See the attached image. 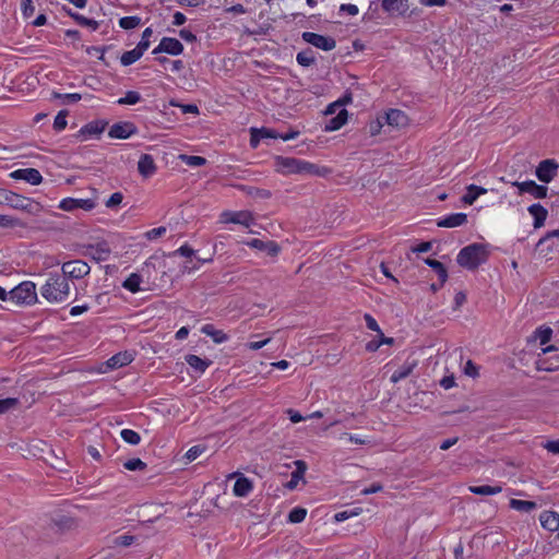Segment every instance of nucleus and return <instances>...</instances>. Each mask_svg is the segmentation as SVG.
<instances>
[{"label": "nucleus", "mask_w": 559, "mask_h": 559, "mask_svg": "<svg viewBox=\"0 0 559 559\" xmlns=\"http://www.w3.org/2000/svg\"><path fill=\"white\" fill-rule=\"evenodd\" d=\"M9 299L16 304L31 305L37 300L36 285L33 282H23L9 293Z\"/></svg>", "instance_id": "obj_4"}, {"label": "nucleus", "mask_w": 559, "mask_h": 559, "mask_svg": "<svg viewBox=\"0 0 559 559\" xmlns=\"http://www.w3.org/2000/svg\"><path fill=\"white\" fill-rule=\"evenodd\" d=\"M141 24L139 16H124L119 20V26L123 29H132Z\"/></svg>", "instance_id": "obj_43"}, {"label": "nucleus", "mask_w": 559, "mask_h": 559, "mask_svg": "<svg viewBox=\"0 0 559 559\" xmlns=\"http://www.w3.org/2000/svg\"><path fill=\"white\" fill-rule=\"evenodd\" d=\"M194 253L195 252L191 247H189L188 245H183L179 249L175 250L170 255H173V257L181 255L186 259H191V258L195 257Z\"/></svg>", "instance_id": "obj_49"}, {"label": "nucleus", "mask_w": 559, "mask_h": 559, "mask_svg": "<svg viewBox=\"0 0 559 559\" xmlns=\"http://www.w3.org/2000/svg\"><path fill=\"white\" fill-rule=\"evenodd\" d=\"M297 468L295 472L292 473V479L288 481L287 487L289 489H293L296 487L298 480L302 477V475L306 472L307 465L304 461H296L295 462Z\"/></svg>", "instance_id": "obj_36"}, {"label": "nucleus", "mask_w": 559, "mask_h": 559, "mask_svg": "<svg viewBox=\"0 0 559 559\" xmlns=\"http://www.w3.org/2000/svg\"><path fill=\"white\" fill-rule=\"evenodd\" d=\"M62 277L71 280H81L90 274L91 267L83 260H73L64 262L61 266Z\"/></svg>", "instance_id": "obj_5"}, {"label": "nucleus", "mask_w": 559, "mask_h": 559, "mask_svg": "<svg viewBox=\"0 0 559 559\" xmlns=\"http://www.w3.org/2000/svg\"><path fill=\"white\" fill-rule=\"evenodd\" d=\"M21 9L25 17L32 16L35 11L32 0H22Z\"/></svg>", "instance_id": "obj_55"}, {"label": "nucleus", "mask_w": 559, "mask_h": 559, "mask_svg": "<svg viewBox=\"0 0 559 559\" xmlns=\"http://www.w3.org/2000/svg\"><path fill=\"white\" fill-rule=\"evenodd\" d=\"M364 319H365L366 325L369 330L374 331L378 334H381V329H380L378 322L376 321V319L371 314L366 313L364 316Z\"/></svg>", "instance_id": "obj_53"}, {"label": "nucleus", "mask_w": 559, "mask_h": 559, "mask_svg": "<svg viewBox=\"0 0 559 559\" xmlns=\"http://www.w3.org/2000/svg\"><path fill=\"white\" fill-rule=\"evenodd\" d=\"M55 97L57 98H62L64 103L67 104H70V103H76L79 100H81L82 96L81 94H78V93H72V94H55Z\"/></svg>", "instance_id": "obj_57"}, {"label": "nucleus", "mask_w": 559, "mask_h": 559, "mask_svg": "<svg viewBox=\"0 0 559 559\" xmlns=\"http://www.w3.org/2000/svg\"><path fill=\"white\" fill-rule=\"evenodd\" d=\"M467 222V215L464 213L450 214L438 222L439 227L453 228L459 227Z\"/></svg>", "instance_id": "obj_21"}, {"label": "nucleus", "mask_w": 559, "mask_h": 559, "mask_svg": "<svg viewBox=\"0 0 559 559\" xmlns=\"http://www.w3.org/2000/svg\"><path fill=\"white\" fill-rule=\"evenodd\" d=\"M415 366H416L415 362L404 364L403 366H401L397 370H395L392 373V376L390 378L391 382L397 383L399 381L407 378L412 373Z\"/></svg>", "instance_id": "obj_30"}, {"label": "nucleus", "mask_w": 559, "mask_h": 559, "mask_svg": "<svg viewBox=\"0 0 559 559\" xmlns=\"http://www.w3.org/2000/svg\"><path fill=\"white\" fill-rule=\"evenodd\" d=\"M544 448L552 454H559V440L547 441Z\"/></svg>", "instance_id": "obj_64"}, {"label": "nucleus", "mask_w": 559, "mask_h": 559, "mask_svg": "<svg viewBox=\"0 0 559 559\" xmlns=\"http://www.w3.org/2000/svg\"><path fill=\"white\" fill-rule=\"evenodd\" d=\"M95 206H96V201L94 199L66 198L60 201L58 207L66 212H73L79 209L90 212L93 209H95Z\"/></svg>", "instance_id": "obj_6"}, {"label": "nucleus", "mask_w": 559, "mask_h": 559, "mask_svg": "<svg viewBox=\"0 0 559 559\" xmlns=\"http://www.w3.org/2000/svg\"><path fill=\"white\" fill-rule=\"evenodd\" d=\"M381 5L390 14L397 13L403 15L409 9L408 0H381Z\"/></svg>", "instance_id": "obj_18"}, {"label": "nucleus", "mask_w": 559, "mask_h": 559, "mask_svg": "<svg viewBox=\"0 0 559 559\" xmlns=\"http://www.w3.org/2000/svg\"><path fill=\"white\" fill-rule=\"evenodd\" d=\"M142 100V96L136 91H128L126 95L117 100L119 105H135Z\"/></svg>", "instance_id": "obj_38"}, {"label": "nucleus", "mask_w": 559, "mask_h": 559, "mask_svg": "<svg viewBox=\"0 0 559 559\" xmlns=\"http://www.w3.org/2000/svg\"><path fill=\"white\" fill-rule=\"evenodd\" d=\"M512 186L519 189V194L530 193L536 199H544L547 197L548 188L546 186H539L533 180L527 181H514Z\"/></svg>", "instance_id": "obj_9"}, {"label": "nucleus", "mask_w": 559, "mask_h": 559, "mask_svg": "<svg viewBox=\"0 0 559 559\" xmlns=\"http://www.w3.org/2000/svg\"><path fill=\"white\" fill-rule=\"evenodd\" d=\"M201 332L207 336H211L216 344H222L228 341V335L222 330L215 329L213 324L203 325Z\"/></svg>", "instance_id": "obj_26"}, {"label": "nucleus", "mask_w": 559, "mask_h": 559, "mask_svg": "<svg viewBox=\"0 0 559 559\" xmlns=\"http://www.w3.org/2000/svg\"><path fill=\"white\" fill-rule=\"evenodd\" d=\"M384 124V120L381 117H378V119L376 121H372L370 124H369V132L371 135H377L379 132H380V129L383 127Z\"/></svg>", "instance_id": "obj_60"}, {"label": "nucleus", "mask_w": 559, "mask_h": 559, "mask_svg": "<svg viewBox=\"0 0 559 559\" xmlns=\"http://www.w3.org/2000/svg\"><path fill=\"white\" fill-rule=\"evenodd\" d=\"M3 200L13 209L25 210L31 212L34 203L25 197L11 191L3 192Z\"/></svg>", "instance_id": "obj_13"}, {"label": "nucleus", "mask_w": 559, "mask_h": 559, "mask_svg": "<svg viewBox=\"0 0 559 559\" xmlns=\"http://www.w3.org/2000/svg\"><path fill=\"white\" fill-rule=\"evenodd\" d=\"M181 158L188 166L191 167H200L206 163V159L204 157L197 155H182Z\"/></svg>", "instance_id": "obj_45"}, {"label": "nucleus", "mask_w": 559, "mask_h": 559, "mask_svg": "<svg viewBox=\"0 0 559 559\" xmlns=\"http://www.w3.org/2000/svg\"><path fill=\"white\" fill-rule=\"evenodd\" d=\"M133 542H134V536H132V535H121V536H118L115 538V545H117V546L128 547V546L132 545Z\"/></svg>", "instance_id": "obj_59"}, {"label": "nucleus", "mask_w": 559, "mask_h": 559, "mask_svg": "<svg viewBox=\"0 0 559 559\" xmlns=\"http://www.w3.org/2000/svg\"><path fill=\"white\" fill-rule=\"evenodd\" d=\"M488 259L486 246L472 243L462 248L456 257V262L464 269L474 271Z\"/></svg>", "instance_id": "obj_2"}, {"label": "nucleus", "mask_w": 559, "mask_h": 559, "mask_svg": "<svg viewBox=\"0 0 559 559\" xmlns=\"http://www.w3.org/2000/svg\"><path fill=\"white\" fill-rule=\"evenodd\" d=\"M252 481L249 478L241 476L237 478L233 488V492L236 497H247L252 491Z\"/></svg>", "instance_id": "obj_22"}, {"label": "nucleus", "mask_w": 559, "mask_h": 559, "mask_svg": "<svg viewBox=\"0 0 559 559\" xmlns=\"http://www.w3.org/2000/svg\"><path fill=\"white\" fill-rule=\"evenodd\" d=\"M536 369L542 371H555L559 369V360H552V359H545L542 357H538L535 361Z\"/></svg>", "instance_id": "obj_37"}, {"label": "nucleus", "mask_w": 559, "mask_h": 559, "mask_svg": "<svg viewBox=\"0 0 559 559\" xmlns=\"http://www.w3.org/2000/svg\"><path fill=\"white\" fill-rule=\"evenodd\" d=\"M166 233V227L164 226H160V227H157V228H153L151 229L150 231L146 233V237L152 240V239H156L160 236H163L164 234Z\"/></svg>", "instance_id": "obj_62"}, {"label": "nucleus", "mask_w": 559, "mask_h": 559, "mask_svg": "<svg viewBox=\"0 0 559 559\" xmlns=\"http://www.w3.org/2000/svg\"><path fill=\"white\" fill-rule=\"evenodd\" d=\"M552 237H559V229H556V230H552V231H549L546 234V236H544L543 238L539 239V241L537 242V249L540 250V252H544V246L548 242V240Z\"/></svg>", "instance_id": "obj_56"}, {"label": "nucleus", "mask_w": 559, "mask_h": 559, "mask_svg": "<svg viewBox=\"0 0 559 559\" xmlns=\"http://www.w3.org/2000/svg\"><path fill=\"white\" fill-rule=\"evenodd\" d=\"M559 164L555 159H544L536 168V177L542 182L548 183L558 174Z\"/></svg>", "instance_id": "obj_8"}, {"label": "nucleus", "mask_w": 559, "mask_h": 559, "mask_svg": "<svg viewBox=\"0 0 559 559\" xmlns=\"http://www.w3.org/2000/svg\"><path fill=\"white\" fill-rule=\"evenodd\" d=\"M297 62L302 67H309L314 63L316 58L313 56V51L308 49L305 51H300L296 56Z\"/></svg>", "instance_id": "obj_39"}, {"label": "nucleus", "mask_w": 559, "mask_h": 559, "mask_svg": "<svg viewBox=\"0 0 559 559\" xmlns=\"http://www.w3.org/2000/svg\"><path fill=\"white\" fill-rule=\"evenodd\" d=\"M348 112L346 109H340L335 117L331 118L326 124V131H335L341 129L347 121Z\"/></svg>", "instance_id": "obj_25"}, {"label": "nucleus", "mask_w": 559, "mask_h": 559, "mask_svg": "<svg viewBox=\"0 0 559 559\" xmlns=\"http://www.w3.org/2000/svg\"><path fill=\"white\" fill-rule=\"evenodd\" d=\"M136 133L138 128L133 122L123 121L114 123L109 129L108 135L112 139H128Z\"/></svg>", "instance_id": "obj_11"}, {"label": "nucleus", "mask_w": 559, "mask_h": 559, "mask_svg": "<svg viewBox=\"0 0 559 559\" xmlns=\"http://www.w3.org/2000/svg\"><path fill=\"white\" fill-rule=\"evenodd\" d=\"M123 200V195L121 192H115L110 195V198L106 201V206L109 209L118 206Z\"/></svg>", "instance_id": "obj_54"}, {"label": "nucleus", "mask_w": 559, "mask_h": 559, "mask_svg": "<svg viewBox=\"0 0 559 559\" xmlns=\"http://www.w3.org/2000/svg\"><path fill=\"white\" fill-rule=\"evenodd\" d=\"M340 12H344V13H347L349 15H357L359 10H358V7L356 4H352V3H344L340 7Z\"/></svg>", "instance_id": "obj_61"}, {"label": "nucleus", "mask_w": 559, "mask_h": 559, "mask_svg": "<svg viewBox=\"0 0 559 559\" xmlns=\"http://www.w3.org/2000/svg\"><path fill=\"white\" fill-rule=\"evenodd\" d=\"M276 167L284 175L316 173V165L294 157L277 156Z\"/></svg>", "instance_id": "obj_3"}, {"label": "nucleus", "mask_w": 559, "mask_h": 559, "mask_svg": "<svg viewBox=\"0 0 559 559\" xmlns=\"http://www.w3.org/2000/svg\"><path fill=\"white\" fill-rule=\"evenodd\" d=\"M40 294L49 302H63L70 295L69 282L59 274H50L41 286Z\"/></svg>", "instance_id": "obj_1"}, {"label": "nucleus", "mask_w": 559, "mask_h": 559, "mask_svg": "<svg viewBox=\"0 0 559 559\" xmlns=\"http://www.w3.org/2000/svg\"><path fill=\"white\" fill-rule=\"evenodd\" d=\"M199 269L198 263L195 262V257L191 259H187V261L182 264L180 272L182 274L185 273H191Z\"/></svg>", "instance_id": "obj_52"}, {"label": "nucleus", "mask_w": 559, "mask_h": 559, "mask_svg": "<svg viewBox=\"0 0 559 559\" xmlns=\"http://www.w3.org/2000/svg\"><path fill=\"white\" fill-rule=\"evenodd\" d=\"M104 131V126H99L97 122H90L81 129L83 135H97Z\"/></svg>", "instance_id": "obj_44"}, {"label": "nucleus", "mask_w": 559, "mask_h": 559, "mask_svg": "<svg viewBox=\"0 0 559 559\" xmlns=\"http://www.w3.org/2000/svg\"><path fill=\"white\" fill-rule=\"evenodd\" d=\"M142 283V277L138 273H131L122 283V287L129 290L132 294L140 292V285Z\"/></svg>", "instance_id": "obj_29"}, {"label": "nucleus", "mask_w": 559, "mask_h": 559, "mask_svg": "<svg viewBox=\"0 0 559 559\" xmlns=\"http://www.w3.org/2000/svg\"><path fill=\"white\" fill-rule=\"evenodd\" d=\"M143 53L144 52L140 48L135 47L132 50L123 52L120 58V62L124 67L131 66L138 61L143 56Z\"/></svg>", "instance_id": "obj_32"}, {"label": "nucleus", "mask_w": 559, "mask_h": 559, "mask_svg": "<svg viewBox=\"0 0 559 559\" xmlns=\"http://www.w3.org/2000/svg\"><path fill=\"white\" fill-rule=\"evenodd\" d=\"M222 223L239 224L249 227L253 223V216L249 211L231 212L226 211L221 215Z\"/></svg>", "instance_id": "obj_10"}, {"label": "nucleus", "mask_w": 559, "mask_h": 559, "mask_svg": "<svg viewBox=\"0 0 559 559\" xmlns=\"http://www.w3.org/2000/svg\"><path fill=\"white\" fill-rule=\"evenodd\" d=\"M17 403L19 401L12 397L0 400V414H3L9 409L15 407Z\"/></svg>", "instance_id": "obj_51"}, {"label": "nucleus", "mask_w": 559, "mask_h": 559, "mask_svg": "<svg viewBox=\"0 0 559 559\" xmlns=\"http://www.w3.org/2000/svg\"><path fill=\"white\" fill-rule=\"evenodd\" d=\"M425 262L438 274L440 285H443L448 278V272L444 265L440 261L433 259H426Z\"/></svg>", "instance_id": "obj_34"}, {"label": "nucleus", "mask_w": 559, "mask_h": 559, "mask_svg": "<svg viewBox=\"0 0 559 559\" xmlns=\"http://www.w3.org/2000/svg\"><path fill=\"white\" fill-rule=\"evenodd\" d=\"M302 39L306 43H308L319 49H322L324 51H330V50L334 49L336 46V41L334 38H332L330 36H323V35L317 34V33H312V32L302 33Z\"/></svg>", "instance_id": "obj_7"}, {"label": "nucleus", "mask_w": 559, "mask_h": 559, "mask_svg": "<svg viewBox=\"0 0 559 559\" xmlns=\"http://www.w3.org/2000/svg\"><path fill=\"white\" fill-rule=\"evenodd\" d=\"M85 257L91 258L96 262L106 261L110 255V249L107 243L100 242L97 245H90L84 252Z\"/></svg>", "instance_id": "obj_14"}, {"label": "nucleus", "mask_w": 559, "mask_h": 559, "mask_svg": "<svg viewBox=\"0 0 559 559\" xmlns=\"http://www.w3.org/2000/svg\"><path fill=\"white\" fill-rule=\"evenodd\" d=\"M20 222L16 218H13L8 215L0 214V227L2 228H13L15 226H19Z\"/></svg>", "instance_id": "obj_50"}, {"label": "nucleus", "mask_w": 559, "mask_h": 559, "mask_svg": "<svg viewBox=\"0 0 559 559\" xmlns=\"http://www.w3.org/2000/svg\"><path fill=\"white\" fill-rule=\"evenodd\" d=\"M123 466L128 471H144L146 468V463L141 459H131L124 462Z\"/></svg>", "instance_id": "obj_46"}, {"label": "nucleus", "mask_w": 559, "mask_h": 559, "mask_svg": "<svg viewBox=\"0 0 559 559\" xmlns=\"http://www.w3.org/2000/svg\"><path fill=\"white\" fill-rule=\"evenodd\" d=\"M68 111L61 110L55 118L53 128L56 131H62L67 127Z\"/></svg>", "instance_id": "obj_48"}, {"label": "nucleus", "mask_w": 559, "mask_h": 559, "mask_svg": "<svg viewBox=\"0 0 559 559\" xmlns=\"http://www.w3.org/2000/svg\"><path fill=\"white\" fill-rule=\"evenodd\" d=\"M138 170L141 176L144 178H148L153 176L156 170V164L154 162V158L150 154H142L139 162H138Z\"/></svg>", "instance_id": "obj_17"}, {"label": "nucleus", "mask_w": 559, "mask_h": 559, "mask_svg": "<svg viewBox=\"0 0 559 559\" xmlns=\"http://www.w3.org/2000/svg\"><path fill=\"white\" fill-rule=\"evenodd\" d=\"M203 448L201 445H194L192 447L191 449L188 450V452L186 453V457L189 462H192L194 461L197 457H199L201 455V453L203 452Z\"/></svg>", "instance_id": "obj_58"}, {"label": "nucleus", "mask_w": 559, "mask_h": 559, "mask_svg": "<svg viewBox=\"0 0 559 559\" xmlns=\"http://www.w3.org/2000/svg\"><path fill=\"white\" fill-rule=\"evenodd\" d=\"M535 338H538L542 345L547 344L552 336V330L548 326H540L534 332Z\"/></svg>", "instance_id": "obj_41"}, {"label": "nucleus", "mask_w": 559, "mask_h": 559, "mask_svg": "<svg viewBox=\"0 0 559 559\" xmlns=\"http://www.w3.org/2000/svg\"><path fill=\"white\" fill-rule=\"evenodd\" d=\"M464 372L465 374L475 378L478 376V368L473 364L472 360H468L464 367Z\"/></svg>", "instance_id": "obj_63"}, {"label": "nucleus", "mask_w": 559, "mask_h": 559, "mask_svg": "<svg viewBox=\"0 0 559 559\" xmlns=\"http://www.w3.org/2000/svg\"><path fill=\"white\" fill-rule=\"evenodd\" d=\"M133 359H134V356L132 353L127 352V350L120 352L107 360V366L110 369H117V368H121L123 366L131 364L133 361Z\"/></svg>", "instance_id": "obj_20"}, {"label": "nucleus", "mask_w": 559, "mask_h": 559, "mask_svg": "<svg viewBox=\"0 0 559 559\" xmlns=\"http://www.w3.org/2000/svg\"><path fill=\"white\" fill-rule=\"evenodd\" d=\"M468 490L475 495L479 496H489V495H497L502 491L501 486H489V485H483V486H471Z\"/></svg>", "instance_id": "obj_31"}, {"label": "nucleus", "mask_w": 559, "mask_h": 559, "mask_svg": "<svg viewBox=\"0 0 559 559\" xmlns=\"http://www.w3.org/2000/svg\"><path fill=\"white\" fill-rule=\"evenodd\" d=\"M162 43L165 48V53L178 56L181 55L183 51V45L177 38L163 37Z\"/></svg>", "instance_id": "obj_24"}, {"label": "nucleus", "mask_w": 559, "mask_h": 559, "mask_svg": "<svg viewBox=\"0 0 559 559\" xmlns=\"http://www.w3.org/2000/svg\"><path fill=\"white\" fill-rule=\"evenodd\" d=\"M247 246L260 251H264L270 257L277 255L281 250L280 246L275 241H263L257 238L247 241Z\"/></svg>", "instance_id": "obj_16"}, {"label": "nucleus", "mask_w": 559, "mask_h": 559, "mask_svg": "<svg viewBox=\"0 0 559 559\" xmlns=\"http://www.w3.org/2000/svg\"><path fill=\"white\" fill-rule=\"evenodd\" d=\"M187 364L199 373H203L211 365V360L203 359L197 355H187Z\"/></svg>", "instance_id": "obj_27"}, {"label": "nucleus", "mask_w": 559, "mask_h": 559, "mask_svg": "<svg viewBox=\"0 0 559 559\" xmlns=\"http://www.w3.org/2000/svg\"><path fill=\"white\" fill-rule=\"evenodd\" d=\"M384 123L395 128H403L408 124V117L400 109H390L382 116Z\"/></svg>", "instance_id": "obj_15"}, {"label": "nucleus", "mask_w": 559, "mask_h": 559, "mask_svg": "<svg viewBox=\"0 0 559 559\" xmlns=\"http://www.w3.org/2000/svg\"><path fill=\"white\" fill-rule=\"evenodd\" d=\"M153 35V29L151 27H147L142 33V38L140 43L136 45L138 48H140L143 52L150 47L151 41L150 38Z\"/></svg>", "instance_id": "obj_47"}, {"label": "nucleus", "mask_w": 559, "mask_h": 559, "mask_svg": "<svg viewBox=\"0 0 559 559\" xmlns=\"http://www.w3.org/2000/svg\"><path fill=\"white\" fill-rule=\"evenodd\" d=\"M122 440L129 444L136 445L141 441L140 435L132 429H123L120 432Z\"/></svg>", "instance_id": "obj_40"}, {"label": "nucleus", "mask_w": 559, "mask_h": 559, "mask_svg": "<svg viewBox=\"0 0 559 559\" xmlns=\"http://www.w3.org/2000/svg\"><path fill=\"white\" fill-rule=\"evenodd\" d=\"M528 212L534 217V227L535 228H539L545 224L548 212L543 205H540L538 203L532 204L528 207Z\"/></svg>", "instance_id": "obj_23"}, {"label": "nucleus", "mask_w": 559, "mask_h": 559, "mask_svg": "<svg viewBox=\"0 0 559 559\" xmlns=\"http://www.w3.org/2000/svg\"><path fill=\"white\" fill-rule=\"evenodd\" d=\"M307 515V510L301 507L294 508L288 514V521L290 523H301Z\"/></svg>", "instance_id": "obj_42"}, {"label": "nucleus", "mask_w": 559, "mask_h": 559, "mask_svg": "<svg viewBox=\"0 0 559 559\" xmlns=\"http://www.w3.org/2000/svg\"><path fill=\"white\" fill-rule=\"evenodd\" d=\"M510 508L521 511V512H531L537 508V504L534 501L528 500H519V499H511L510 500Z\"/></svg>", "instance_id": "obj_33"}, {"label": "nucleus", "mask_w": 559, "mask_h": 559, "mask_svg": "<svg viewBox=\"0 0 559 559\" xmlns=\"http://www.w3.org/2000/svg\"><path fill=\"white\" fill-rule=\"evenodd\" d=\"M539 521L542 526L549 532H556L559 530V513L555 511L542 512Z\"/></svg>", "instance_id": "obj_19"}, {"label": "nucleus", "mask_w": 559, "mask_h": 559, "mask_svg": "<svg viewBox=\"0 0 559 559\" xmlns=\"http://www.w3.org/2000/svg\"><path fill=\"white\" fill-rule=\"evenodd\" d=\"M10 177L16 180H24L33 186H37L43 181V176L35 168L16 169L10 174Z\"/></svg>", "instance_id": "obj_12"}, {"label": "nucleus", "mask_w": 559, "mask_h": 559, "mask_svg": "<svg viewBox=\"0 0 559 559\" xmlns=\"http://www.w3.org/2000/svg\"><path fill=\"white\" fill-rule=\"evenodd\" d=\"M68 14L81 26L91 27L93 31H96L99 27V23L95 20L85 17L79 13L72 12L71 10L68 11Z\"/></svg>", "instance_id": "obj_35"}, {"label": "nucleus", "mask_w": 559, "mask_h": 559, "mask_svg": "<svg viewBox=\"0 0 559 559\" xmlns=\"http://www.w3.org/2000/svg\"><path fill=\"white\" fill-rule=\"evenodd\" d=\"M487 193V189L476 185H469L466 188V193L463 195L462 201L472 205L479 195Z\"/></svg>", "instance_id": "obj_28"}]
</instances>
